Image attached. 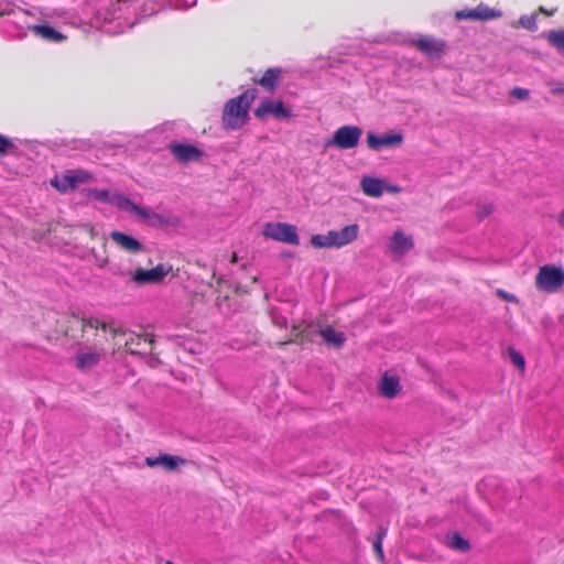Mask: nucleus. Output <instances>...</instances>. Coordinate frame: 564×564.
I'll list each match as a JSON object with an SVG mask.
<instances>
[{"label": "nucleus", "instance_id": "f257e3e1", "mask_svg": "<svg viewBox=\"0 0 564 564\" xmlns=\"http://www.w3.org/2000/svg\"><path fill=\"white\" fill-rule=\"evenodd\" d=\"M102 338L109 343L111 355L124 351L131 356L145 357L153 354L154 339L152 335L137 334L113 322H106Z\"/></svg>", "mask_w": 564, "mask_h": 564}, {"label": "nucleus", "instance_id": "f03ea898", "mask_svg": "<svg viewBox=\"0 0 564 564\" xmlns=\"http://www.w3.org/2000/svg\"><path fill=\"white\" fill-rule=\"evenodd\" d=\"M257 95L258 90L251 88L225 104L221 115L224 129L238 130L247 123L250 106L257 98Z\"/></svg>", "mask_w": 564, "mask_h": 564}, {"label": "nucleus", "instance_id": "7ed1b4c3", "mask_svg": "<svg viewBox=\"0 0 564 564\" xmlns=\"http://www.w3.org/2000/svg\"><path fill=\"white\" fill-rule=\"evenodd\" d=\"M106 322L95 316L80 317L76 314H67L66 319L63 321L64 338L78 339L88 330H94V336L100 337V333L104 334L106 329Z\"/></svg>", "mask_w": 564, "mask_h": 564}, {"label": "nucleus", "instance_id": "20e7f679", "mask_svg": "<svg viewBox=\"0 0 564 564\" xmlns=\"http://www.w3.org/2000/svg\"><path fill=\"white\" fill-rule=\"evenodd\" d=\"M105 344L107 343L102 338V333H100V337L94 336L93 346L79 349L74 357L77 370L88 372L97 367L107 356Z\"/></svg>", "mask_w": 564, "mask_h": 564}, {"label": "nucleus", "instance_id": "39448f33", "mask_svg": "<svg viewBox=\"0 0 564 564\" xmlns=\"http://www.w3.org/2000/svg\"><path fill=\"white\" fill-rule=\"evenodd\" d=\"M534 284L542 292H558L564 284L562 269L552 264L541 267L535 275Z\"/></svg>", "mask_w": 564, "mask_h": 564}, {"label": "nucleus", "instance_id": "423d86ee", "mask_svg": "<svg viewBox=\"0 0 564 564\" xmlns=\"http://www.w3.org/2000/svg\"><path fill=\"white\" fill-rule=\"evenodd\" d=\"M262 234L265 238L291 246L300 243L296 226L288 223H267Z\"/></svg>", "mask_w": 564, "mask_h": 564}, {"label": "nucleus", "instance_id": "0eeeda50", "mask_svg": "<svg viewBox=\"0 0 564 564\" xmlns=\"http://www.w3.org/2000/svg\"><path fill=\"white\" fill-rule=\"evenodd\" d=\"M410 43L429 58H441L448 50L446 41L432 35H421Z\"/></svg>", "mask_w": 564, "mask_h": 564}, {"label": "nucleus", "instance_id": "6e6552de", "mask_svg": "<svg viewBox=\"0 0 564 564\" xmlns=\"http://www.w3.org/2000/svg\"><path fill=\"white\" fill-rule=\"evenodd\" d=\"M362 130L357 126H343L338 128L327 145L336 147L340 150L354 149L358 145Z\"/></svg>", "mask_w": 564, "mask_h": 564}, {"label": "nucleus", "instance_id": "1a4fd4ad", "mask_svg": "<svg viewBox=\"0 0 564 564\" xmlns=\"http://www.w3.org/2000/svg\"><path fill=\"white\" fill-rule=\"evenodd\" d=\"M172 271L170 264L160 263L156 267L145 270L137 269L132 275V280L137 284H158L161 283L164 278Z\"/></svg>", "mask_w": 564, "mask_h": 564}, {"label": "nucleus", "instance_id": "9d476101", "mask_svg": "<svg viewBox=\"0 0 564 564\" xmlns=\"http://www.w3.org/2000/svg\"><path fill=\"white\" fill-rule=\"evenodd\" d=\"M171 153L177 162L187 164L189 162H198L203 158L204 152L197 147L188 143L172 142L169 147Z\"/></svg>", "mask_w": 564, "mask_h": 564}, {"label": "nucleus", "instance_id": "9b49d317", "mask_svg": "<svg viewBox=\"0 0 564 564\" xmlns=\"http://www.w3.org/2000/svg\"><path fill=\"white\" fill-rule=\"evenodd\" d=\"M270 115L282 119L291 117L292 112L284 106L282 100H272L267 98L256 108L254 116L259 119H263Z\"/></svg>", "mask_w": 564, "mask_h": 564}, {"label": "nucleus", "instance_id": "f8f14e48", "mask_svg": "<svg viewBox=\"0 0 564 564\" xmlns=\"http://www.w3.org/2000/svg\"><path fill=\"white\" fill-rule=\"evenodd\" d=\"M501 15V13L495 9L489 8L486 4H478L474 9H464L456 11L455 19L458 21L462 20H473V21H488L497 19Z\"/></svg>", "mask_w": 564, "mask_h": 564}, {"label": "nucleus", "instance_id": "ddd939ff", "mask_svg": "<svg viewBox=\"0 0 564 564\" xmlns=\"http://www.w3.org/2000/svg\"><path fill=\"white\" fill-rule=\"evenodd\" d=\"M360 187L364 194L369 197H380L384 192H400L399 187L388 185L384 181L371 176H364L360 181Z\"/></svg>", "mask_w": 564, "mask_h": 564}, {"label": "nucleus", "instance_id": "4468645a", "mask_svg": "<svg viewBox=\"0 0 564 564\" xmlns=\"http://www.w3.org/2000/svg\"><path fill=\"white\" fill-rule=\"evenodd\" d=\"M67 314L48 313L45 317V338L50 341H56L64 338L65 326L63 321Z\"/></svg>", "mask_w": 564, "mask_h": 564}, {"label": "nucleus", "instance_id": "2eb2a0df", "mask_svg": "<svg viewBox=\"0 0 564 564\" xmlns=\"http://www.w3.org/2000/svg\"><path fill=\"white\" fill-rule=\"evenodd\" d=\"M86 196L89 199L98 200L107 204H111L117 206L118 208L126 210V204L123 200H130L129 197L120 194L113 193L111 194L108 189H98V188H89L86 191Z\"/></svg>", "mask_w": 564, "mask_h": 564}, {"label": "nucleus", "instance_id": "dca6fc26", "mask_svg": "<svg viewBox=\"0 0 564 564\" xmlns=\"http://www.w3.org/2000/svg\"><path fill=\"white\" fill-rule=\"evenodd\" d=\"M144 463L148 467H162L167 471H175L181 466L186 465V459L170 454H161L158 457H145Z\"/></svg>", "mask_w": 564, "mask_h": 564}, {"label": "nucleus", "instance_id": "f3484780", "mask_svg": "<svg viewBox=\"0 0 564 564\" xmlns=\"http://www.w3.org/2000/svg\"><path fill=\"white\" fill-rule=\"evenodd\" d=\"M328 232L332 248H340L351 243L357 239L359 226L352 224L344 227L340 230H329Z\"/></svg>", "mask_w": 564, "mask_h": 564}, {"label": "nucleus", "instance_id": "a211bd4d", "mask_svg": "<svg viewBox=\"0 0 564 564\" xmlns=\"http://www.w3.org/2000/svg\"><path fill=\"white\" fill-rule=\"evenodd\" d=\"M123 204H126V210L137 215L139 218L145 220L149 225L158 226V225H165L167 224V219H165L162 215L152 212L149 208L141 207L130 200H123Z\"/></svg>", "mask_w": 564, "mask_h": 564}, {"label": "nucleus", "instance_id": "6ab92c4d", "mask_svg": "<svg viewBox=\"0 0 564 564\" xmlns=\"http://www.w3.org/2000/svg\"><path fill=\"white\" fill-rule=\"evenodd\" d=\"M413 247L412 237L405 235L401 229H397L393 232L388 245L389 251L397 257H403Z\"/></svg>", "mask_w": 564, "mask_h": 564}, {"label": "nucleus", "instance_id": "aec40b11", "mask_svg": "<svg viewBox=\"0 0 564 564\" xmlns=\"http://www.w3.org/2000/svg\"><path fill=\"white\" fill-rule=\"evenodd\" d=\"M403 142V135L401 133H386L377 135L375 133L367 134V144L370 149L379 151L387 147H397Z\"/></svg>", "mask_w": 564, "mask_h": 564}, {"label": "nucleus", "instance_id": "412c9836", "mask_svg": "<svg viewBox=\"0 0 564 564\" xmlns=\"http://www.w3.org/2000/svg\"><path fill=\"white\" fill-rule=\"evenodd\" d=\"M283 70L281 67L268 68L259 78H252L253 84L264 88L268 93H274L280 85Z\"/></svg>", "mask_w": 564, "mask_h": 564}, {"label": "nucleus", "instance_id": "4be33fe9", "mask_svg": "<svg viewBox=\"0 0 564 564\" xmlns=\"http://www.w3.org/2000/svg\"><path fill=\"white\" fill-rule=\"evenodd\" d=\"M401 389L399 378L388 372H384L378 382L379 393L387 399L395 398L401 392Z\"/></svg>", "mask_w": 564, "mask_h": 564}, {"label": "nucleus", "instance_id": "5701e85b", "mask_svg": "<svg viewBox=\"0 0 564 564\" xmlns=\"http://www.w3.org/2000/svg\"><path fill=\"white\" fill-rule=\"evenodd\" d=\"M110 238L120 249L129 253H138L142 250V245L139 240L121 231H112Z\"/></svg>", "mask_w": 564, "mask_h": 564}, {"label": "nucleus", "instance_id": "b1692460", "mask_svg": "<svg viewBox=\"0 0 564 564\" xmlns=\"http://www.w3.org/2000/svg\"><path fill=\"white\" fill-rule=\"evenodd\" d=\"M30 30L42 37L45 41L53 42V43H59L63 42L66 36L63 35L61 32L56 31L54 28L50 25H33L30 28Z\"/></svg>", "mask_w": 564, "mask_h": 564}, {"label": "nucleus", "instance_id": "393cba45", "mask_svg": "<svg viewBox=\"0 0 564 564\" xmlns=\"http://www.w3.org/2000/svg\"><path fill=\"white\" fill-rule=\"evenodd\" d=\"M318 334L328 345H332L336 348H340L346 341L345 334L343 332H336L330 326L319 329Z\"/></svg>", "mask_w": 564, "mask_h": 564}, {"label": "nucleus", "instance_id": "a878e982", "mask_svg": "<svg viewBox=\"0 0 564 564\" xmlns=\"http://www.w3.org/2000/svg\"><path fill=\"white\" fill-rule=\"evenodd\" d=\"M65 180L68 182V185L76 188L79 184L93 181V175L85 170H70L65 172Z\"/></svg>", "mask_w": 564, "mask_h": 564}, {"label": "nucleus", "instance_id": "bb28decb", "mask_svg": "<svg viewBox=\"0 0 564 564\" xmlns=\"http://www.w3.org/2000/svg\"><path fill=\"white\" fill-rule=\"evenodd\" d=\"M546 40L557 52H564V30L547 32Z\"/></svg>", "mask_w": 564, "mask_h": 564}, {"label": "nucleus", "instance_id": "cd10ccee", "mask_svg": "<svg viewBox=\"0 0 564 564\" xmlns=\"http://www.w3.org/2000/svg\"><path fill=\"white\" fill-rule=\"evenodd\" d=\"M448 546L453 550H458L460 552H467L470 549V544L467 540H465L459 533H454L448 538L447 542Z\"/></svg>", "mask_w": 564, "mask_h": 564}, {"label": "nucleus", "instance_id": "c85d7f7f", "mask_svg": "<svg viewBox=\"0 0 564 564\" xmlns=\"http://www.w3.org/2000/svg\"><path fill=\"white\" fill-rule=\"evenodd\" d=\"M311 243L315 248H332L329 232L325 235H314L311 238Z\"/></svg>", "mask_w": 564, "mask_h": 564}, {"label": "nucleus", "instance_id": "c756f323", "mask_svg": "<svg viewBox=\"0 0 564 564\" xmlns=\"http://www.w3.org/2000/svg\"><path fill=\"white\" fill-rule=\"evenodd\" d=\"M519 24L529 31H535L538 29L536 25V12L530 15H522L519 19Z\"/></svg>", "mask_w": 564, "mask_h": 564}, {"label": "nucleus", "instance_id": "7c9ffc66", "mask_svg": "<svg viewBox=\"0 0 564 564\" xmlns=\"http://www.w3.org/2000/svg\"><path fill=\"white\" fill-rule=\"evenodd\" d=\"M293 332H295L294 338L286 339V340H283V341H279L276 345L279 347H283V346H285L288 344H291V343H294V341L303 344L307 339L305 330L299 332V328L296 326H293Z\"/></svg>", "mask_w": 564, "mask_h": 564}, {"label": "nucleus", "instance_id": "2f4dec72", "mask_svg": "<svg viewBox=\"0 0 564 564\" xmlns=\"http://www.w3.org/2000/svg\"><path fill=\"white\" fill-rule=\"evenodd\" d=\"M509 355H510V359H511L512 364L520 370H524L525 360H524L523 355L513 348L509 349Z\"/></svg>", "mask_w": 564, "mask_h": 564}, {"label": "nucleus", "instance_id": "473e14b6", "mask_svg": "<svg viewBox=\"0 0 564 564\" xmlns=\"http://www.w3.org/2000/svg\"><path fill=\"white\" fill-rule=\"evenodd\" d=\"M51 184L53 187H55L57 191L65 193L68 189H74L73 186L68 185V182L65 180V173L61 178H54L51 181Z\"/></svg>", "mask_w": 564, "mask_h": 564}, {"label": "nucleus", "instance_id": "72a5a7b5", "mask_svg": "<svg viewBox=\"0 0 564 564\" xmlns=\"http://www.w3.org/2000/svg\"><path fill=\"white\" fill-rule=\"evenodd\" d=\"M14 148L11 139L0 134V155H6L9 151Z\"/></svg>", "mask_w": 564, "mask_h": 564}, {"label": "nucleus", "instance_id": "f704fd0d", "mask_svg": "<svg viewBox=\"0 0 564 564\" xmlns=\"http://www.w3.org/2000/svg\"><path fill=\"white\" fill-rule=\"evenodd\" d=\"M510 95L512 97H516L518 99H521V100H524L529 97L530 93L528 89L525 88H521V87H516L511 90Z\"/></svg>", "mask_w": 564, "mask_h": 564}, {"label": "nucleus", "instance_id": "c9c22d12", "mask_svg": "<svg viewBox=\"0 0 564 564\" xmlns=\"http://www.w3.org/2000/svg\"><path fill=\"white\" fill-rule=\"evenodd\" d=\"M382 541L380 539H376L372 543L373 551L377 554L378 558L382 562L384 560V553L382 547Z\"/></svg>", "mask_w": 564, "mask_h": 564}, {"label": "nucleus", "instance_id": "e433bc0d", "mask_svg": "<svg viewBox=\"0 0 564 564\" xmlns=\"http://www.w3.org/2000/svg\"><path fill=\"white\" fill-rule=\"evenodd\" d=\"M80 230L89 236L90 239H95L97 236V231L91 224H84L80 227Z\"/></svg>", "mask_w": 564, "mask_h": 564}, {"label": "nucleus", "instance_id": "4c0bfd02", "mask_svg": "<svg viewBox=\"0 0 564 564\" xmlns=\"http://www.w3.org/2000/svg\"><path fill=\"white\" fill-rule=\"evenodd\" d=\"M497 294L505 301L507 302H510V303H518V299L516 295L513 294H510L503 290H498L497 291Z\"/></svg>", "mask_w": 564, "mask_h": 564}, {"label": "nucleus", "instance_id": "58836bf2", "mask_svg": "<svg viewBox=\"0 0 564 564\" xmlns=\"http://www.w3.org/2000/svg\"><path fill=\"white\" fill-rule=\"evenodd\" d=\"M94 256H95L96 264L99 268H104L105 265L108 264L109 260H108L107 256H98V254H94Z\"/></svg>", "mask_w": 564, "mask_h": 564}, {"label": "nucleus", "instance_id": "ea45409f", "mask_svg": "<svg viewBox=\"0 0 564 564\" xmlns=\"http://www.w3.org/2000/svg\"><path fill=\"white\" fill-rule=\"evenodd\" d=\"M492 205H484L479 209V217L484 218L492 213Z\"/></svg>", "mask_w": 564, "mask_h": 564}, {"label": "nucleus", "instance_id": "a19ab883", "mask_svg": "<svg viewBox=\"0 0 564 564\" xmlns=\"http://www.w3.org/2000/svg\"><path fill=\"white\" fill-rule=\"evenodd\" d=\"M556 11H557V9H556V8H553V9H546V8H544V7H539L536 14H538V13H542V14H544V15H546V17H552V15H554V14L556 13Z\"/></svg>", "mask_w": 564, "mask_h": 564}, {"label": "nucleus", "instance_id": "79ce46f5", "mask_svg": "<svg viewBox=\"0 0 564 564\" xmlns=\"http://www.w3.org/2000/svg\"><path fill=\"white\" fill-rule=\"evenodd\" d=\"M386 535H387V529L380 528L378 533H377V538L376 539H380V541L383 542V539L386 538Z\"/></svg>", "mask_w": 564, "mask_h": 564}, {"label": "nucleus", "instance_id": "37998d69", "mask_svg": "<svg viewBox=\"0 0 564 564\" xmlns=\"http://www.w3.org/2000/svg\"><path fill=\"white\" fill-rule=\"evenodd\" d=\"M557 221L561 226L564 225V209L562 210V213L560 214L558 218H557Z\"/></svg>", "mask_w": 564, "mask_h": 564}, {"label": "nucleus", "instance_id": "c03bdc74", "mask_svg": "<svg viewBox=\"0 0 564 564\" xmlns=\"http://www.w3.org/2000/svg\"><path fill=\"white\" fill-rule=\"evenodd\" d=\"M230 262L231 263H237L238 262V257H237V253L234 252L232 256H231V259H230Z\"/></svg>", "mask_w": 564, "mask_h": 564}, {"label": "nucleus", "instance_id": "a18cd8bd", "mask_svg": "<svg viewBox=\"0 0 564 564\" xmlns=\"http://www.w3.org/2000/svg\"><path fill=\"white\" fill-rule=\"evenodd\" d=\"M279 325L282 327V326H286V319L283 318L282 322H279Z\"/></svg>", "mask_w": 564, "mask_h": 564}, {"label": "nucleus", "instance_id": "49530a36", "mask_svg": "<svg viewBox=\"0 0 564 564\" xmlns=\"http://www.w3.org/2000/svg\"><path fill=\"white\" fill-rule=\"evenodd\" d=\"M106 245H107V241H106V239L104 238V239H102V247L105 248V247H106Z\"/></svg>", "mask_w": 564, "mask_h": 564}, {"label": "nucleus", "instance_id": "de8ad7c7", "mask_svg": "<svg viewBox=\"0 0 564 564\" xmlns=\"http://www.w3.org/2000/svg\"><path fill=\"white\" fill-rule=\"evenodd\" d=\"M165 564H174V563H173V562H171V561H167Z\"/></svg>", "mask_w": 564, "mask_h": 564}, {"label": "nucleus", "instance_id": "09e8293b", "mask_svg": "<svg viewBox=\"0 0 564 564\" xmlns=\"http://www.w3.org/2000/svg\"><path fill=\"white\" fill-rule=\"evenodd\" d=\"M563 280H564V269H562Z\"/></svg>", "mask_w": 564, "mask_h": 564}]
</instances>
